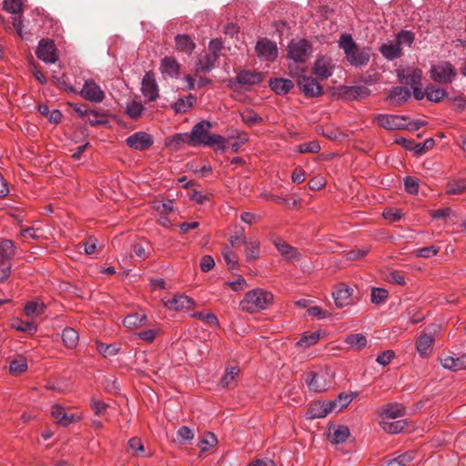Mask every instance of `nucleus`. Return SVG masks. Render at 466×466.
Here are the masks:
<instances>
[{
  "mask_svg": "<svg viewBox=\"0 0 466 466\" xmlns=\"http://www.w3.org/2000/svg\"><path fill=\"white\" fill-rule=\"evenodd\" d=\"M212 127V124L208 120H202L196 124L189 137V145L191 146H212L218 145L220 149H224L225 138L219 135H210L209 130Z\"/></svg>",
  "mask_w": 466,
  "mask_h": 466,
  "instance_id": "f257e3e1",
  "label": "nucleus"
},
{
  "mask_svg": "<svg viewBox=\"0 0 466 466\" xmlns=\"http://www.w3.org/2000/svg\"><path fill=\"white\" fill-rule=\"evenodd\" d=\"M338 43L350 65L362 66L368 64L370 60L369 52L365 49H359L350 34L341 35Z\"/></svg>",
  "mask_w": 466,
  "mask_h": 466,
  "instance_id": "f03ea898",
  "label": "nucleus"
},
{
  "mask_svg": "<svg viewBox=\"0 0 466 466\" xmlns=\"http://www.w3.org/2000/svg\"><path fill=\"white\" fill-rule=\"evenodd\" d=\"M273 301V295L262 289L248 291L240 302L243 310L253 313L265 309Z\"/></svg>",
  "mask_w": 466,
  "mask_h": 466,
  "instance_id": "7ed1b4c3",
  "label": "nucleus"
},
{
  "mask_svg": "<svg viewBox=\"0 0 466 466\" xmlns=\"http://www.w3.org/2000/svg\"><path fill=\"white\" fill-rule=\"evenodd\" d=\"M429 73L433 81L442 85L451 84L458 76L456 67L445 60L431 64Z\"/></svg>",
  "mask_w": 466,
  "mask_h": 466,
  "instance_id": "20e7f679",
  "label": "nucleus"
},
{
  "mask_svg": "<svg viewBox=\"0 0 466 466\" xmlns=\"http://www.w3.org/2000/svg\"><path fill=\"white\" fill-rule=\"evenodd\" d=\"M310 44L305 39H292L288 46L289 57L296 63H304L309 56Z\"/></svg>",
  "mask_w": 466,
  "mask_h": 466,
  "instance_id": "39448f33",
  "label": "nucleus"
},
{
  "mask_svg": "<svg viewBox=\"0 0 466 466\" xmlns=\"http://www.w3.org/2000/svg\"><path fill=\"white\" fill-rule=\"evenodd\" d=\"M289 68L292 75H298V86L306 96L315 97L322 94V87L315 78L305 75H299V73L294 72L291 66Z\"/></svg>",
  "mask_w": 466,
  "mask_h": 466,
  "instance_id": "423d86ee",
  "label": "nucleus"
},
{
  "mask_svg": "<svg viewBox=\"0 0 466 466\" xmlns=\"http://www.w3.org/2000/svg\"><path fill=\"white\" fill-rule=\"evenodd\" d=\"M127 145L133 150L145 151L147 150L153 144V137L144 131H138L126 139Z\"/></svg>",
  "mask_w": 466,
  "mask_h": 466,
  "instance_id": "0eeeda50",
  "label": "nucleus"
},
{
  "mask_svg": "<svg viewBox=\"0 0 466 466\" xmlns=\"http://www.w3.org/2000/svg\"><path fill=\"white\" fill-rule=\"evenodd\" d=\"M37 57L46 64H55L57 61L56 48L54 41L42 39L36 49Z\"/></svg>",
  "mask_w": 466,
  "mask_h": 466,
  "instance_id": "6e6552de",
  "label": "nucleus"
},
{
  "mask_svg": "<svg viewBox=\"0 0 466 466\" xmlns=\"http://www.w3.org/2000/svg\"><path fill=\"white\" fill-rule=\"evenodd\" d=\"M255 49L257 56L261 60L274 61L278 57L279 50L277 45L267 38L258 40Z\"/></svg>",
  "mask_w": 466,
  "mask_h": 466,
  "instance_id": "1a4fd4ad",
  "label": "nucleus"
},
{
  "mask_svg": "<svg viewBox=\"0 0 466 466\" xmlns=\"http://www.w3.org/2000/svg\"><path fill=\"white\" fill-rule=\"evenodd\" d=\"M86 100L93 103H101L105 98V92L94 80H86L80 91Z\"/></svg>",
  "mask_w": 466,
  "mask_h": 466,
  "instance_id": "9d476101",
  "label": "nucleus"
},
{
  "mask_svg": "<svg viewBox=\"0 0 466 466\" xmlns=\"http://www.w3.org/2000/svg\"><path fill=\"white\" fill-rule=\"evenodd\" d=\"M51 416L56 423L67 427L74 422L80 421L83 418L81 414H67L65 408L61 405H54L51 410Z\"/></svg>",
  "mask_w": 466,
  "mask_h": 466,
  "instance_id": "9b49d317",
  "label": "nucleus"
},
{
  "mask_svg": "<svg viewBox=\"0 0 466 466\" xmlns=\"http://www.w3.org/2000/svg\"><path fill=\"white\" fill-rule=\"evenodd\" d=\"M396 73L398 80L401 84L410 86L411 87L420 85L422 78V71L419 68H399Z\"/></svg>",
  "mask_w": 466,
  "mask_h": 466,
  "instance_id": "f8f14e48",
  "label": "nucleus"
},
{
  "mask_svg": "<svg viewBox=\"0 0 466 466\" xmlns=\"http://www.w3.org/2000/svg\"><path fill=\"white\" fill-rule=\"evenodd\" d=\"M378 124L387 130L404 129L407 126V116L398 115H379Z\"/></svg>",
  "mask_w": 466,
  "mask_h": 466,
  "instance_id": "ddd939ff",
  "label": "nucleus"
},
{
  "mask_svg": "<svg viewBox=\"0 0 466 466\" xmlns=\"http://www.w3.org/2000/svg\"><path fill=\"white\" fill-rule=\"evenodd\" d=\"M353 289L345 283L338 284L333 291L332 297L338 308H343L352 303Z\"/></svg>",
  "mask_w": 466,
  "mask_h": 466,
  "instance_id": "4468645a",
  "label": "nucleus"
},
{
  "mask_svg": "<svg viewBox=\"0 0 466 466\" xmlns=\"http://www.w3.org/2000/svg\"><path fill=\"white\" fill-rule=\"evenodd\" d=\"M141 92L148 101H155L159 96L158 86L154 74L150 71L147 72L142 79Z\"/></svg>",
  "mask_w": 466,
  "mask_h": 466,
  "instance_id": "2eb2a0df",
  "label": "nucleus"
},
{
  "mask_svg": "<svg viewBox=\"0 0 466 466\" xmlns=\"http://www.w3.org/2000/svg\"><path fill=\"white\" fill-rule=\"evenodd\" d=\"M309 388L311 390L320 392L325 391L330 385V377L327 370L312 373V377L308 381Z\"/></svg>",
  "mask_w": 466,
  "mask_h": 466,
  "instance_id": "dca6fc26",
  "label": "nucleus"
},
{
  "mask_svg": "<svg viewBox=\"0 0 466 466\" xmlns=\"http://www.w3.org/2000/svg\"><path fill=\"white\" fill-rule=\"evenodd\" d=\"M159 69L164 78H177L179 76L180 65L176 58L165 56L161 60Z\"/></svg>",
  "mask_w": 466,
  "mask_h": 466,
  "instance_id": "f3484780",
  "label": "nucleus"
},
{
  "mask_svg": "<svg viewBox=\"0 0 466 466\" xmlns=\"http://www.w3.org/2000/svg\"><path fill=\"white\" fill-rule=\"evenodd\" d=\"M166 306L175 310H189L195 306V301L186 295H177L166 302Z\"/></svg>",
  "mask_w": 466,
  "mask_h": 466,
  "instance_id": "a211bd4d",
  "label": "nucleus"
},
{
  "mask_svg": "<svg viewBox=\"0 0 466 466\" xmlns=\"http://www.w3.org/2000/svg\"><path fill=\"white\" fill-rule=\"evenodd\" d=\"M433 331L423 332L416 341V349L421 357H427L431 351L433 343Z\"/></svg>",
  "mask_w": 466,
  "mask_h": 466,
  "instance_id": "6ab92c4d",
  "label": "nucleus"
},
{
  "mask_svg": "<svg viewBox=\"0 0 466 466\" xmlns=\"http://www.w3.org/2000/svg\"><path fill=\"white\" fill-rule=\"evenodd\" d=\"M274 245L278 251L281 254V256L287 260H299L300 258V254L294 247L289 245L281 238H277L274 240Z\"/></svg>",
  "mask_w": 466,
  "mask_h": 466,
  "instance_id": "aec40b11",
  "label": "nucleus"
},
{
  "mask_svg": "<svg viewBox=\"0 0 466 466\" xmlns=\"http://www.w3.org/2000/svg\"><path fill=\"white\" fill-rule=\"evenodd\" d=\"M333 66L327 57H320L316 60L313 67V72L319 78L327 79L333 74Z\"/></svg>",
  "mask_w": 466,
  "mask_h": 466,
  "instance_id": "412c9836",
  "label": "nucleus"
},
{
  "mask_svg": "<svg viewBox=\"0 0 466 466\" xmlns=\"http://www.w3.org/2000/svg\"><path fill=\"white\" fill-rule=\"evenodd\" d=\"M406 409L402 404L390 403L388 404L380 411L381 420H395L405 416Z\"/></svg>",
  "mask_w": 466,
  "mask_h": 466,
  "instance_id": "4be33fe9",
  "label": "nucleus"
},
{
  "mask_svg": "<svg viewBox=\"0 0 466 466\" xmlns=\"http://www.w3.org/2000/svg\"><path fill=\"white\" fill-rule=\"evenodd\" d=\"M236 79L242 86H253L262 81L263 75L259 72L244 70L238 74Z\"/></svg>",
  "mask_w": 466,
  "mask_h": 466,
  "instance_id": "5701e85b",
  "label": "nucleus"
},
{
  "mask_svg": "<svg viewBox=\"0 0 466 466\" xmlns=\"http://www.w3.org/2000/svg\"><path fill=\"white\" fill-rule=\"evenodd\" d=\"M442 367L451 371H457L466 369V355H462L459 358H453L447 356L441 360Z\"/></svg>",
  "mask_w": 466,
  "mask_h": 466,
  "instance_id": "b1692460",
  "label": "nucleus"
},
{
  "mask_svg": "<svg viewBox=\"0 0 466 466\" xmlns=\"http://www.w3.org/2000/svg\"><path fill=\"white\" fill-rule=\"evenodd\" d=\"M176 46L178 52L191 55L196 47V44L193 39L185 34L177 35L175 37Z\"/></svg>",
  "mask_w": 466,
  "mask_h": 466,
  "instance_id": "393cba45",
  "label": "nucleus"
},
{
  "mask_svg": "<svg viewBox=\"0 0 466 466\" xmlns=\"http://www.w3.org/2000/svg\"><path fill=\"white\" fill-rule=\"evenodd\" d=\"M410 97V92L404 86H395L390 89L389 94V100L394 105H401L408 101Z\"/></svg>",
  "mask_w": 466,
  "mask_h": 466,
  "instance_id": "a878e982",
  "label": "nucleus"
},
{
  "mask_svg": "<svg viewBox=\"0 0 466 466\" xmlns=\"http://www.w3.org/2000/svg\"><path fill=\"white\" fill-rule=\"evenodd\" d=\"M218 57L214 54L206 53L200 56L196 64L197 71L210 72L216 66Z\"/></svg>",
  "mask_w": 466,
  "mask_h": 466,
  "instance_id": "bb28decb",
  "label": "nucleus"
},
{
  "mask_svg": "<svg viewBox=\"0 0 466 466\" xmlns=\"http://www.w3.org/2000/svg\"><path fill=\"white\" fill-rule=\"evenodd\" d=\"M269 86L276 94L285 95L293 87V83L286 78H274L269 80Z\"/></svg>",
  "mask_w": 466,
  "mask_h": 466,
  "instance_id": "cd10ccee",
  "label": "nucleus"
},
{
  "mask_svg": "<svg viewBox=\"0 0 466 466\" xmlns=\"http://www.w3.org/2000/svg\"><path fill=\"white\" fill-rule=\"evenodd\" d=\"M15 246L12 240L3 239L0 242V260L10 263L15 255Z\"/></svg>",
  "mask_w": 466,
  "mask_h": 466,
  "instance_id": "c85d7f7f",
  "label": "nucleus"
},
{
  "mask_svg": "<svg viewBox=\"0 0 466 466\" xmlns=\"http://www.w3.org/2000/svg\"><path fill=\"white\" fill-rule=\"evenodd\" d=\"M245 248V255L248 261H253L259 258L260 256V243L256 238H251L247 240V243L244 244Z\"/></svg>",
  "mask_w": 466,
  "mask_h": 466,
  "instance_id": "c756f323",
  "label": "nucleus"
},
{
  "mask_svg": "<svg viewBox=\"0 0 466 466\" xmlns=\"http://www.w3.org/2000/svg\"><path fill=\"white\" fill-rule=\"evenodd\" d=\"M350 436V430L347 426L339 425L329 434V441L332 444H339L345 442Z\"/></svg>",
  "mask_w": 466,
  "mask_h": 466,
  "instance_id": "7c9ffc66",
  "label": "nucleus"
},
{
  "mask_svg": "<svg viewBox=\"0 0 466 466\" xmlns=\"http://www.w3.org/2000/svg\"><path fill=\"white\" fill-rule=\"evenodd\" d=\"M380 51L384 57L389 60H393L400 56V47L397 44V42H387L380 46Z\"/></svg>",
  "mask_w": 466,
  "mask_h": 466,
  "instance_id": "2f4dec72",
  "label": "nucleus"
},
{
  "mask_svg": "<svg viewBox=\"0 0 466 466\" xmlns=\"http://www.w3.org/2000/svg\"><path fill=\"white\" fill-rule=\"evenodd\" d=\"M407 422L405 420H399L395 421H391V420H381L380 426L381 428L391 434L400 433L406 427Z\"/></svg>",
  "mask_w": 466,
  "mask_h": 466,
  "instance_id": "473e14b6",
  "label": "nucleus"
},
{
  "mask_svg": "<svg viewBox=\"0 0 466 466\" xmlns=\"http://www.w3.org/2000/svg\"><path fill=\"white\" fill-rule=\"evenodd\" d=\"M447 96V91L442 87H438L434 85H429L426 86V97L431 102L438 103Z\"/></svg>",
  "mask_w": 466,
  "mask_h": 466,
  "instance_id": "72a5a7b5",
  "label": "nucleus"
},
{
  "mask_svg": "<svg viewBox=\"0 0 466 466\" xmlns=\"http://www.w3.org/2000/svg\"><path fill=\"white\" fill-rule=\"evenodd\" d=\"M146 321H147L146 314L136 312V313L127 315L124 319L123 323H124V326L128 329H136V328L143 326L146 323Z\"/></svg>",
  "mask_w": 466,
  "mask_h": 466,
  "instance_id": "f704fd0d",
  "label": "nucleus"
},
{
  "mask_svg": "<svg viewBox=\"0 0 466 466\" xmlns=\"http://www.w3.org/2000/svg\"><path fill=\"white\" fill-rule=\"evenodd\" d=\"M128 451L135 457L144 458L147 456L145 447L137 437L131 438L127 442Z\"/></svg>",
  "mask_w": 466,
  "mask_h": 466,
  "instance_id": "c9c22d12",
  "label": "nucleus"
},
{
  "mask_svg": "<svg viewBox=\"0 0 466 466\" xmlns=\"http://www.w3.org/2000/svg\"><path fill=\"white\" fill-rule=\"evenodd\" d=\"M466 191V179L457 178L447 183L446 193L449 195H458Z\"/></svg>",
  "mask_w": 466,
  "mask_h": 466,
  "instance_id": "e433bc0d",
  "label": "nucleus"
},
{
  "mask_svg": "<svg viewBox=\"0 0 466 466\" xmlns=\"http://www.w3.org/2000/svg\"><path fill=\"white\" fill-rule=\"evenodd\" d=\"M196 103V97L193 95H188L185 97L179 98L173 106L176 113L187 112Z\"/></svg>",
  "mask_w": 466,
  "mask_h": 466,
  "instance_id": "4c0bfd02",
  "label": "nucleus"
},
{
  "mask_svg": "<svg viewBox=\"0 0 466 466\" xmlns=\"http://www.w3.org/2000/svg\"><path fill=\"white\" fill-rule=\"evenodd\" d=\"M145 107L140 101L130 100L126 104V113L131 118H138L141 116Z\"/></svg>",
  "mask_w": 466,
  "mask_h": 466,
  "instance_id": "58836bf2",
  "label": "nucleus"
},
{
  "mask_svg": "<svg viewBox=\"0 0 466 466\" xmlns=\"http://www.w3.org/2000/svg\"><path fill=\"white\" fill-rule=\"evenodd\" d=\"M45 303L37 300L29 301L25 306V313L27 317L39 316L44 314Z\"/></svg>",
  "mask_w": 466,
  "mask_h": 466,
  "instance_id": "ea45409f",
  "label": "nucleus"
},
{
  "mask_svg": "<svg viewBox=\"0 0 466 466\" xmlns=\"http://www.w3.org/2000/svg\"><path fill=\"white\" fill-rule=\"evenodd\" d=\"M96 350L104 358L116 356L120 351V347L116 344H106L101 341H96Z\"/></svg>",
  "mask_w": 466,
  "mask_h": 466,
  "instance_id": "a19ab883",
  "label": "nucleus"
},
{
  "mask_svg": "<svg viewBox=\"0 0 466 466\" xmlns=\"http://www.w3.org/2000/svg\"><path fill=\"white\" fill-rule=\"evenodd\" d=\"M62 339L68 348H75L77 345L79 336L76 329L66 328L62 332Z\"/></svg>",
  "mask_w": 466,
  "mask_h": 466,
  "instance_id": "79ce46f5",
  "label": "nucleus"
},
{
  "mask_svg": "<svg viewBox=\"0 0 466 466\" xmlns=\"http://www.w3.org/2000/svg\"><path fill=\"white\" fill-rule=\"evenodd\" d=\"M28 368L27 360L25 357L20 356L10 361L9 372L13 375H18L25 372Z\"/></svg>",
  "mask_w": 466,
  "mask_h": 466,
  "instance_id": "37998d69",
  "label": "nucleus"
},
{
  "mask_svg": "<svg viewBox=\"0 0 466 466\" xmlns=\"http://www.w3.org/2000/svg\"><path fill=\"white\" fill-rule=\"evenodd\" d=\"M223 258L231 272L238 269V262L235 252L228 247H226L222 251Z\"/></svg>",
  "mask_w": 466,
  "mask_h": 466,
  "instance_id": "c03bdc74",
  "label": "nucleus"
},
{
  "mask_svg": "<svg viewBox=\"0 0 466 466\" xmlns=\"http://www.w3.org/2000/svg\"><path fill=\"white\" fill-rule=\"evenodd\" d=\"M16 330L34 333L37 330V326L33 321H23L20 319H15L11 324Z\"/></svg>",
  "mask_w": 466,
  "mask_h": 466,
  "instance_id": "a18cd8bd",
  "label": "nucleus"
},
{
  "mask_svg": "<svg viewBox=\"0 0 466 466\" xmlns=\"http://www.w3.org/2000/svg\"><path fill=\"white\" fill-rule=\"evenodd\" d=\"M345 342L355 350H360L366 346L367 339L364 335L358 333L348 336Z\"/></svg>",
  "mask_w": 466,
  "mask_h": 466,
  "instance_id": "49530a36",
  "label": "nucleus"
},
{
  "mask_svg": "<svg viewBox=\"0 0 466 466\" xmlns=\"http://www.w3.org/2000/svg\"><path fill=\"white\" fill-rule=\"evenodd\" d=\"M414 459L412 451H408L389 461L384 466H407Z\"/></svg>",
  "mask_w": 466,
  "mask_h": 466,
  "instance_id": "de8ad7c7",
  "label": "nucleus"
},
{
  "mask_svg": "<svg viewBox=\"0 0 466 466\" xmlns=\"http://www.w3.org/2000/svg\"><path fill=\"white\" fill-rule=\"evenodd\" d=\"M218 442L217 437L214 433L207 432L204 436L199 440L198 446L202 451H206L210 448L214 447Z\"/></svg>",
  "mask_w": 466,
  "mask_h": 466,
  "instance_id": "09e8293b",
  "label": "nucleus"
},
{
  "mask_svg": "<svg viewBox=\"0 0 466 466\" xmlns=\"http://www.w3.org/2000/svg\"><path fill=\"white\" fill-rule=\"evenodd\" d=\"M242 121L248 126L262 122L263 118L252 109H246L240 114Z\"/></svg>",
  "mask_w": 466,
  "mask_h": 466,
  "instance_id": "8fccbe9b",
  "label": "nucleus"
},
{
  "mask_svg": "<svg viewBox=\"0 0 466 466\" xmlns=\"http://www.w3.org/2000/svg\"><path fill=\"white\" fill-rule=\"evenodd\" d=\"M239 373V369L238 367H230L226 370L225 375L221 380V385L223 387H230L232 383L235 381L236 377Z\"/></svg>",
  "mask_w": 466,
  "mask_h": 466,
  "instance_id": "3c124183",
  "label": "nucleus"
},
{
  "mask_svg": "<svg viewBox=\"0 0 466 466\" xmlns=\"http://www.w3.org/2000/svg\"><path fill=\"white\" fill-rule=\"evenodd\" d=\"M389 296V292L387 289L382 288H372L371 289V302L373 304L379 305L384 302Z\"/></svg>",
  "mask_w": 466,
  "mask_h": 466,
  "instance_id": "603ef678",
  "label": "nucleus"
},
{
  "mask_svg": "<svg viewBox=\"0 0 466 466\" xmlns=\"http://www.w3.org/2000/svg\"><path fill=\"white\" fill-rule=\"evenodd\" d=\"M308 415L311 419H317V418H324L326 417L327 411L324 409V405L322 402H316L310 406V408L308 410Z\"/></svg>",
  "mask_w": 466,
  "mask_h": 466,
  "instance_id": "864d4df0",
  "label": "nucleus"
},
{
  "mask_svg": "<svg viewBox=\"0 0 466 466\" xmlns=\"http://www.w3.org/2000/svg\"><path fill=\"white\" fill-rule=\"evenodd\" d=\"M154 208L160 215H167L174 210L173 200L167 199L165 201H155Z\"/></svg>",
  "mask_w": 466,
  "mask_h": 466,
  "instance_id": "5fc2aeb1",
  "label": "nucleus"
},
{
  "mask_svg": "<svg viewBox=\"0 0 466 466\" xmlns=\"http://www.w3.org/2000/svg\"><path fill=\"white\" fill-rule=\"evenodd\" d=\"M189 144V137L187 134H177L169 138L167 146L172 149H177L181 145Z\"/></svg>",
  "mask_w": 466,
  "mask_h": 466,
  "instance_id": "6e6d98bb",
  "label": "nucleus"
},
{
  "mask_svg": "<svg viewBox=\"0 0 466 466\" xmlns=\"http://www.w3.org/2000/svg\"><path fill=\"white\" fill-rule=\"evenodd\" d=\"M319 331L312 332L309 335H305L298 341V345L302 348H309L319 341Z\"/></svg>",
  "mask_w": 466,
  "mask_h": 466,
  "instance_id": "4d7b16f0",
  "label": "nucleus"
},
{
  "mask_svg": "<svg viewBox=\"0 0 466 466\" xmlns=\"http://www.w3.org/2000/svg\"><path fill=\"white\" fill-rule=\"evenodd\" d=\"M177 435L178 441L181 444H185L187 441H191L194 438L193 431L187 426L180 427L177 431Z\"/></svg>",
  "mask_w": 466,
  "mask_h": 466,
  "instance_id": "13d9d810",
  "label": "nucleus"
},
{
  "mask_svg": "<svg viewBox=\"0 0 466 466\" xmlns=\"http://www.w3.org/2000/svg\"><path fill=\"white\" fill-rule=\"evenodd\" d=\"M320 150V146L318 141L313 140L309 142H306L303 144H300L298 147V152L304 154V153H317Z\"/></svg>",
  "mask_w": 466,
  "mask_h": 466,
  "instance_id": "bf43d9fd",
  "label": "nucleus"
},
{
  "mask_svg": "<svg viewBox=\"0 0 466 466\" xmlns=\"http://www.w3.org/2000/svg\"><path fill=\"white\" fill-rule=\"evenodd\" d=\"M414 41V35L410 31L401 30L398 35L396 38V42L400 47L402 45L406 46H411V44Z\"/></svg>",
  "mask_w": 466,
  "mask_h": 466,
  "instance_id": "052dcab7",
  "label": "nucleus"
},
{
  "mask_svg": "<svg viewBox=\"0 0 466 466\" xmlns=\"http://www.w3.org/2000/svg\"><path fill=\"white\" fill-rule=\"evenodd\" d=\"M405 190L411 195L419 192V179L413 177H406L403 180Z\"/></svg>",
  "mask_w": 466,
  "mask_h": 466,
  "instance_id": "680f3d73",
  "label": "nucleus"
},
{
  "mask_svg": "<svg viewBox=\"0 0 466 466\" xmlns=\"http://www.w3.org/2000/svg\"><path fill=\"white\" fill-rule=\"evenodd\" d=\"M23 6V1L22 0H5L4 1V8L8 13L11 14H18Z\"/></svg>",
  "mask_w": 466,
  "mask_h": 466,
  "instance_id": "e2e57ef3",
  "label": "nucleus"
},
{
  "mask_svg": "<svg viewBox=\"0 0 466 466\" xmlns=\"http://www.w3.org/2000/svg\"><path fill=\"white\" fill-rule=\"evenodd\" d=\"M192 317L195 319H202L215 327L218 326V324H219L218 319L216 317V315L211 312H208V313L195 312L192 314Z\"/></svg>",
  "mask_w": 466,
  "mask_h": 466,
  "instance_id": "0e129e2a",
  "label": "nucleus"
},
{
  "mask_svg": "<svg viewBox=\"0 0 466 466\" xmlns=\"http://www.w3.org/2000/svg\"><path fill=\"white\" fill-rule=\"evenodd\" d=\"M434 145V140L432 138L426 139L424 143L414 144L413 151L421 155L431 149Z\"/></svg>",
  "mask_w": 466,
  "mask_h": 466,
  "instance_id": "69168bd1",
  "label": "nucleus"
},
{
  "mask_svg": "<svg viewBox=\"0 0 466 466\" xmlns=\"http://www.w3.org/2000/svg\"><path fill=\"white\" fill-rule=\"evenodd\" d=\"M355 396L356 393H340L336 399L339 410H341L342 409L346 408L353 400Z\"/></svg>",
  "mask_w": 466,
  "mask_h": 466,
  "instance_id": "338daca9",
  "label": "nucleus"
},
{
  "mask_svg": "<svg viewBox=\"0 0 466 466\" xmlns=\"http://www.w3.org/2000/svg\"><path fill=\"white\" fill-rule=\"evenodd\" d=\"M369 248H356L353 250L349 251L346 254V258L349 260H354V259H360L363 257H365L369 253Z\"/></svg>",
  "mask_w": 466,
  "mask_h": 466,
  "instance_id": "774afa93",
  "label": "nucleus"
}]
</instances>
